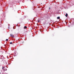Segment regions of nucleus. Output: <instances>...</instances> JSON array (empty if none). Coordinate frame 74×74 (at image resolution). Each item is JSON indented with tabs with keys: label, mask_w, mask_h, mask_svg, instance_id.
Returning <instances> with one entry per match:
<instances>
[{
	"label": "nucleus",
	"mask_w": 74,
	"mask_h": 74,
	"mask_svg": "<svg viewBox=\"0 0 74 74\" xmlns=\"http://www.w3.org/2000/svg\"><path fill=\"white\" fill-rule=\"evenodd\" d=\"M49 8V9L50 10V7Z\"/></svg>",
	"instance_id": "10"
},
{
	"label": "nucleus",
	"mask_w": 74,
	"mask_h": 74,
	"mask_svg": "<svg viewBox=\"0 0 74 74\" xmlns=\"http://www.w3.org/2000/svg\"><path fill=\"white\" fill-rule=\"evenodd\" d=\"M67 16H68V14H66L65 16H66V17H67Z\"/></svg>",
	"instance_id": "2"
},
{
	"label": "nucleus",
	"mask_w": 74,
	"mask_h": 74,
	"mask_svg": "<svg viewBox=\"0 0 74 74\" xmlns=\"http://www.w3.org/2000/svg\"><path fill=\"white\" fill-rule=\"evenodd\" d=\"M6 41H8V39H6Z\"/></svg>",
	"instance_id": "7"
},
{
	"label": "nucleus",
	"mask_w": 74,
	"mask_h": 74,
	"mask_svg": "<svg viewBox=\"0 0 74 74\" xmlns=\"http://www.w3.org/2000/svg\"><path fill=\"white\" fill-rule=\"evenodd\" d=\"M57 19H60V17H57Z\"/></svg>",
	"instance_id": "4"
},
{
	"label": "nucleus",
	"mask_w": 74,
	"mask_h": 74,
	"mask_svg": "<svg viewBox=\"0 0 74 74\" xmlns=\"http://www.w3.org/2000/svg\"><path fill=\"white\" fill-rule=\"evenodd\" d=\"M4 67H3L2 68V69H4Z\"/></svg>",
	"instance_id": "8"
},
{
	"label": "nucleus",
	"mask_w": 74,
	"mask_h": 74,
	"mask_svg": "<svg viewBox=\"0 0 74 74\" xmlns=\"http://www.w3.org/2000/svg\"><path fill=\"white\" fill-rule=\"evenodd\" d=\"M26 28H27V27L26 26H24V28L25 29H26Z\"/></svg>",
	"instance_id": "3"
},
{
	"label": "nucleus",
	"mask_w": 74,
	"mask_h": 74,
	"mask_svg": "<svg viewBox=\"0 0 74 74\" xmlns=\"http://www.w3.org/2000/svg\"><path fill=\"white\" fill-rule=\"evenodd\" d=\"M7 69H5V71H7Z\"/></svg>",
	"instance_id": "5"
},
{
	"label": "nucleus",
	"mask_w": 74,
	"mask_h": 74,
	"mask_svg": "<svg viewBox=\"0 0 74 74\" xmlns=\"http://www.w3.org/2000/svg\"><path fill=\"white\" fill-rule=\"evenodd\" d=\"M10 44H12V42H10Z\"/></svg>",
	"instance_id": "6"
},
{
	"label": "nucleus",
	"mask_w": 74,
	"mask_h": 74,
	"mask_svg": "<svg viewBox=\"0 0 74 74\" xmlns=\"http://www.w3.org/2000/svg\"><path fill=\"white\" fill-rule=\"evenodd\" d=\"M38 22H40V21L38 20Z\"/></svg>",
	"instance_id": "9"
},
{
	"label": "nucleus",
	"mask_w": 74,
	"mask_h": 74,
	"mask_svg": "<svg viewBox=\"0 0 74 74\" xmlns=\"http://www.w3.org/2000/svg\"><path fill=\"white\" fill-rule=\"evenodd\" d=\"M10 36L12 37H14V35H13V34H10Z\"/></svg>",
	"instance_id": "1"
}]
</instances>
